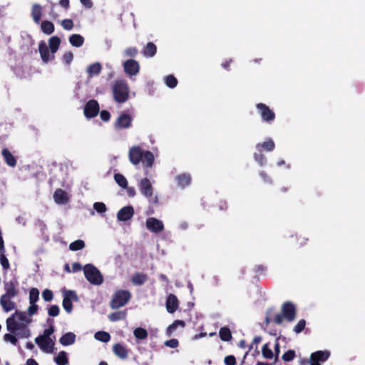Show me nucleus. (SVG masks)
I'll list each match as a JSON object with an SVG mask.
<instances>
[{
    "mask_svg": "<svg viewBox=\"0 0 365 365\" xmlns=\"http://www.w3.org/2000/svg\"><path fill=\"white\" fill-rule=\"evenodd\" d=\"M38 50L41 55V58L44 63H48L50 61L54 59V54H50V51L46 43L41 41L38 44Z\"/></svg>",
    "mask_w": 365,
    "mask_h": 365,
    "instance_id": "f3484780",
    "label": "nucleus"
},
{
    "mask_svg": "<svg viewBox=\"0 0 365 365\" xmlns=\"http://www.w3.org/2000/svg\"><path fill=\"white\" fill-rule=\"evenodd\" d=\"M148 279V277L146 274L136 272L132 276L130 281L135 286H141L147 282Z\"/></svg>",
    "mask_w": 365,
    "mask_h": 365,
    "instance_id": "5701e85b",
    "label": "nucleus"
},
{
    "mask_svg": "<svg viewBox=\"0 0 365 365\" xmlns=\"http://www.w3.org/2000/svg\"><path fill=\"white\" fill-rule=\"evenodd\" d=\"M76 335L73 332L64 334L59 339V342L63 346H69L75 343Z\"/></svg>",
    "mask_w": 365,
    "mask_h": 365,
    "instance_id": "393cba45",
    "label": "nucleus"
},
{
    "mask_svg": "<svg viewBox=\"0 0 365 365\" xmlns=\"http://www.w3.org/2000/svg\"><path fill=\"white\" fill-rule=\"evenodd\" d=\"M133 117L125 113H121L114 123V127L117 130L127 129L131 127Z\"/></svg>",
    "mask_w": 365,
    "mask_h": 365,
    "instance_id": "0eeeda50",
    "label": "nucleus"
},
{
    "mask_svg": "<svg viewBox=\"0 0 365 365\" xmlns=\"http://www.w3.org/2000/svg\"><path fill=\"white\" fill-rule=\"evenodd\" d=\"M54 332V327L52 324H50L48 329H46L43 331V334L37 336L36 338H42L45 339H52L50 336Z\"/></svg>",
    "mask_w": 365,
    "mask_h": 365,
    "instance_id": "de8ad7c7",
    "label": "nucleus"
},
{
    "mask_svg": "<svg viewBox=\"0 0 365 365\" xmlns=\"http://www.w3.org/2000/svg\"><path fill=\"white\" fill-rule=\"evenodd\" d=\"M254 158L260 166H263L266 163V158L260 150L259 153H254Z\"/></svg>",
    "mask_w": 365,
    "mask_h": 365,
    "instance_id": "09e8293b",
    "label": "nucleus"
},
{
    "mask_svg": "<svg viewBox=\"0 0 365 365\" xmlns=\"http://www.w3.org/2000/svg\"><path fill=\"white\" fill-rule=\"evenodd\" d=\"M17 286L18 281L16 279L9 282H5L4 284L5 294H4L2 296L7 297H15L19 294Z\"/></svg>",
    "mask_w": 365,
    "mask_h": 365,
    "instance_id": "f8f14e48",
    "label": "nucleus"
},
{
    "mask_svg": "<svg viewBox=\"0 0 365 365\" xmlns=\"http://www.w3.org/2000/svg\"><path fill=\"white\" fill-rule=\"evenodd\" d=\"M164 344L168 346V347H170V348H177L179 345V341L178 339H169V340H167L164 342Z\"/></svg>",
    "mask_w": 365,
    "mask_h": 365,
    "instance_id": "052dcab7",
    "label": "nucleus"
},
{
    "mask_svg": "<svg viewBox=\"0 0 365 365\" xmlns=\"http://www.w3.org/2000/svg\"><path fill=\"white\" fill-rule=\"evenodd\" d=\"M112 91L113 98L117 103H125L129 98V88L124 81H115Z\"/></svg>",
    "mask_w": 365,
    "mask_h": 365,
    "instance_id": "f03ea898",
    "label": "nucleus"
},
{
    "mask_svg": "<svg viewBox=\"0 0 365 365\" xmlns=\"http://www.w3.org/2000/svg\"><path fill=\"white\" fill-rule=\"evenodd\" d=\"M219 336L220 339L223 341H229L232 338L230 329L226 327L220 329Z\"/></svg>",
    "mask_w": 365,
    "mask_h": 365,
    "instance_id": "f704fd0d",
    "label": "nucleus"
},
{
    "mask_svg": "<svg viewBox=\"0 0 365 365\" xmlns=\"http://www.w3.org/2000/svg\"><path fill=\"white\" fill-rule=\"evenodd\" d=\"M262 355L265 359H272L274 354L272 349H270L268 346L267 344L263 345L262 348Z\"/></svg>",
    "mask_w": 365,
    "mask_h": 365,
    "instance_id": "49530a36",
    "label": "nucleus"
},
{
    "mask_svg": "<svg viewBox=\"0 0 365 365\" xmlns=\"http://www.w3.org/2000/svg\"><path fill=\"white\" fill-rule=\"evenodd\" d=\"M178 327L184 328L185 327V322L182 320H180V319H177V320L174 321L166 329V335L168 336H170Z\"/></svg>",
    "mask_w": 365,
    "mask_h": 365,
    "instance_id": "c85d7f7f",
    "label": "nucleus"
},
{
    "mask_svg": "<svg viewBox=\"0 0 365 365\" xmlns=\"http://www.w3.org/2000/svg\"><path fill=\"white\" fill-rule=\"evenodd\" d=\"M259 175L260 177L262 178V180H264V182H267L269 184H272V180L271 179V178H269L267 174L264 172V171H261L259 173Z\"/></svg>",
    "mask_w": 365,
    "mask_h": 365,
    "instance_id": "338daca9",
    "label": "nucleus"
},
{
    "mask_svg": "<svg viewBox=\"0 0 365 365\" xmlns=\"http://www.w3.org/2000/svg\"><path fill=\"white\" fill-rule=\"evenodd\" d=\"M100 117L103 121L107 122L110 118V114L108 110H103L100 113Z\"/></svg>",
    "mask_w": 365,
    "mask_h": 365,
    "instance_id": "69168bd1",
    "label": "nucleus"
},
{
    "mask_svg": "<svg viewBox=\"0 0 365 365\" xmlns=\"http://www.w3.org/2000/svg\"><path fill=\"white\" fill-rule=\"evenodd\" d=\"M61 25L63 26V28L65 30L70 31L71 30L74 24L72 19H66L61 21Z\"/></svg>",
    "mask_w": 365,
    "mask_h": 365,
    "instance_id": "8fccbe9b",
    "label": "nucleus"
},
{
    "mask_svg": "<svg viewBox=\"0 0 365 365\" xmlns=\"http://www.w3.org/2000/svg\"><path fill=\"white\" fill-rule=\"evenodd\" d=\"M139 189L141 194L147 198H150L153 195V187L148 178H143L140 180Z\"/></svg>",
    "mask_w": 365,
    "mask_h": 365,
    "instance_id": "ddd939ff",
    "label": "nucleus"
},
{
    "mask_svg": "<svg viewBox=\"0 0 365 365\" xmlns=\"http://www.w3.org/2000/svg\"><path fill=\"white\" fill-rule=\"evenodd\" d=\"M4 339L6 341H9L10 343H11L14 345H16V344L18 343V339H17L16 336L11 332L8 333V334H5L4 336Z\"/></svg>",
    "mask_w": 365,
    "mask_h": 365,
    "instance_id": "864d4df0",
    "label": "nucleus"
},
{
    "mask_svg": "<svg viewBox=\"0 0 365 365\" xmlns=\"http://www.w3.org/2000/svg\"><path fill=\"white\" fill-rule=\"evenodd\" d=\"M62 305L65 311L70 314L73 310L72 301H78L76 292L73 290H64L63 292Z\"/></svg>",
    "mask_w": 365,
    "mask_h": 365,
    "instance_id": "423d86ee",
    "label": "nucleus"
},
{
    "mask_svg": "<svg viewBox=\"0 0 365 365\" xmlns=\"http://www.w3.org/2000/svg\"><path fill=\"white\" fill-rule=\"evenodd\" d=\"M165 306L168 313H174L179 307V301L177 297L173 294H170L167 297Z\"/></svg>",
    "mask_w": 365,
    "mask_h": 365,
    "instance_id": "a211bd4d",
    "label": "nucleus"
},
{
    "mask_svg": "<svg viewBox=\"0 0 365 365\" xmlns=\"http://www.w3.org/2000/svg\"><path fill=\"white\" fill-rule=\"evenodd\" d=\"M144 153L139 146H133L129 149L128 157L130 163L134 165H138L143 160Z\"/></svg>",
    "mask_w": 365,
    "mask_h": 365,
    "instance_id": "9d476101",
    "label": "nucleus"
},
{
    "mask_svg": "<svg viewBox=\"0 0 365 365\" xmlns=\"http://www.w3.org/2000/svg\"><path fill=\"white\" fill-rule=\"evenodd\" d=\"M100 107L96 100L92 99L88 101L85 106L83 113L87 118H93L99 113Z\"/></svg>",
    "mask_w": 365,
    "mask_h": 365,
    "instance_id": "6e6552de",
    "label": "nucleus"
},
{
    "mask_svg": "<svg viewBox=\"0 0 365 365\" xmlns=\"http://www.w3.org/2000/svg\"><path fill=\"white\" fill-rule=\"evenodd\" d=\"M31 16L34 21L38 24L42 16V7L38 4L33 5L31 9Z\"/></svg>",
    "mask_w": 365,
    "mask_h": 365,
    "instance_id": "bb28decb",
    "label": "nucleus"
},
{
    "mask_svg": "<svg viewBox=\"0 0 365 365\" xmlns=\"http://www.w3.org/2000/svg\"><path fill=\"white\" fill-rule=\"evenodd\" d=\"M296 356V352L294 350L289 349L284 352L282 356V359L285 362L292 361Z\"/></svg>",
    "mask_w": 365,
    "mask_h": 365,
    "instance_id": "a18cd8bd",
    "label": "nucleus"
},
{
    "mask_svg": "<svg viewBox=\"0 0 365 365\" xmlns=\"http://www.w3.org/2000/svg\"><path fill=\"white\" fill-rule=\"evenodd\" d=\"M330 353L328 351H317L312 353L310 356L312 360L317 361H325L329 357Z\"/></svg>",
    "mask_w": 365,
    "mask_h": 365,
    "instance_id": "a878e982",
    "label": "nucleus"
},
{
    "mask_svg": "<svg viewBox=\"0 0 365 365\" xmlns=\"http://www.w3.org/2000/svg\"><path fill=\"white\" fill-rule=\"evenodd\" d=\"M6 328L9 332L15 334L20 339H27L31 336V331L27 326L16 322L14 319V317H9L6 319Z\"/></svg>",
    "mask_w": 365,
    "mask_h": 365,
    "instance_id": "f257e3e1",
    "label": "nucleus"
},
{
    "mask_svg": "<svg viewBox=\"0 0 365 365\" xmlns=\"http://www.w3.org/2000/svg\"><path fill=\"white\" fill-rule=\"evenodd\" d=\"M70 43L75 47H80L84 43V38L80 34H72L69 37Z\"/></svg>",
    "mask_w": 365,
    "mask_h": 365,
    "instance_id": "72a5a7b5",
    "label": "nucleus"
},
{
    "mask_svg": "<svg viewBox=\"0 0 365 365\" xmlns=\"http://www.w3.org/2000/svg\"><path fill=\"white\" fill-rule=\"evenodd\" d=\"M138 51L135 47H129L125 49V54L127 56L135 57L137 56Z\"/></svg>",
    "mask_w": 365,
    "mask_h": 365,
    "instance_id": "680f3d73",
    "label": "nucleus"
},
{
    "mask_svg": "<svg viewBox=\"0 0 365 365\" xmlns=\"http://www.w3.org/2000/svg\"><path fill=\"white\" fill-rule=\"evenodd\" d=\"M145 225L148 230L154 233H159L164 230L163 222L155 217H148L146 220Z\"/></svg>",
    "mask_w": 365,
    "mask_h": 365,
    "instance_id": "9b49d317",
    "label": "nucleus"
},
{
    "mask_svg": "<svg viewBox=\"0 0 365 365\" xmlns=\"http://www.w3.org/2000/svg\"><path fill=\"white\" fill-rule=\"evenodd\" d=\"M284 316H283V314H275L274 319H273V322L277 324H281L283 322V319H284Z\"/></svg>",
    "mask_w": 365,
    "mask_h": 365,
    "instance_id": "774afa93",
    "label": "nucleus"
},
{
    "mask_svg": "<svg viewBox=\"0 0 365 365\" xmlns=\"http://www.w3.org/2000/svg\"><path fill=\"white\" fill-rule=\"evenodd\" d=\"M93 208L98 213H103L106 211V206L103 202H95L93 205Z\"/></svg>",
    "mask_w": 365,
    "mask_h": 365,
    "instance_id": "13d9d810",
    "label": "nucleus"
},
{
    "mask_svg": "<svg viewBox=\"0 0 365 365\" xmlns=\"http://www.w3.org/2000/svg\"><path fill=\"white\" fill-rule=\"evenodd\" d=\"M13 297H7L5 296H1L0 304L3 309L8 312L16 309V304L11 301Z\"/></svg>",
    "mask_w": 365,
    "mask_h": 365,
    "instance_id": "aec40b11",
    "label": "nucleus"
},
{
    "mask_svg": "<svg viewBox=\"0 0 365 365\" xmlns=\"http://www.w3.org/2000/svg\"><path fill=\"white\" fill-rule=\"evenodd\" d=\"M86 279L93 285H100L103 282L101 272L92 264H87L83 267Z\"/></svg>",
    "mask_w": 365,
    "mask_h": 365,
    "instance_id": "7ed1b4c3",
    "label": "nucleus"
},
{
    "mask_svg": "<svg viewBox=\"0 0 365 365\" xmlns=\"http://www.w3.org/2000/svg\"><path fill=\"white\" fill-rule=\"evenodd\" d=\"M42 297L46 302H51L53 297L52 291L48 289H44L42 292Z\"/></svg>",
    "mask_w": 365,
    "mask_h": 365,
    "instance_id": "bf43d9fd",
    "label": "nucleus"
},
{
    "mask_svg": "<svg viewBox=\"0 0 365 365\" xmlns=\"http://www.w3.org/2000/svg\"><path fill=\"white\" fill-rule=\"evenodd\" d=\"M38 309V306L36 303L30 304V306L28 308V314L30 316H33L37 313Z\"/></svg>",
    "mask_w": 365,
    "mask_h": 365,
    "instance_id": "0e129e2a",
    "label": "nucleus"
},
{
    "mask_svg": "<svg viewBox=\"0 0 365 365\" xmlns=\"http://www.w3.org/2000/svg\"><path fill=\"white\" fill-rule=\"evenodd\" d=\"M60 309L58 305H51L48 310V314L50 317H57L59 314Z\"/></svg>",
    "mask_w": 365,
    "mask_h": 365,
    "instance_id": "6e6d98bb",
    "label": "nucleus"
},
{
    "mask_svg": "<svg viewBox=\"0 0 365 365\" xmlns=\"http://www.w3.org/2000/svg\"><path fill=\"white\" fill-rule=\"evenodd\" d=\"M102 69L101 64L98 62L91 64L87 68V73L89 76L98 75Z\"/></svg>",
    "mask_w": 365,
    "mask_h": 365,
    "instance_id": "473e14b6",
    "label": "nucleus"
},
{
    "mask_svg": "<svg viewBox=\"0 0 365 365\" xmlns=\"http://www.w3.org/2000/svg\"><path fill=\"white\" fill-rule=\"evenodd\" d=\"M53 199L58 204H66L69 200L67 192L61 188L54 192Z\"/></svg>",
    "mask_w": 365,
    "mask_h": 365,
    "instance_id": "6ab92c4d",
    "label": "nucleus"
},
{
    "mask_svg": "<svg viewBox=\"0 0 365 365\" xmlns=\"http://www.w3.org/2000/svg\"><path fill=\"white\" fill-rule=\"evenodd\" d=\"M131 296V293L128 290L119 289L113 295L110 302V307L113 309L122 307L129 302Z\"/></svg>",
    "mask_w": 365,
    "mask_h": 365,
    "instance_id": "20e7f679",
    "label": "nucleus"
},
{
    "mask_svg": "<svg viewBox=\"0 0 365 365\" xmlns=\"http://www.w3.org/2000/svg\"><path fill=\"white\" fill-rule=\"evenodd\" d=\"M256 108L263 122L272 123L276 117L274 112L266 104L263 103H257Z\"/></svg>",
    "mask_w": 365,
    "mask_h": 365,
    "instance_id": "39448f33",
    "label": "nucleus"
},
{
    "mask_svg": "<svg viewBox=\"0 0 365 365\" xmlns=\"http://www.w3.org/2000/svg\"><path fill=\"white\" fill-rule=\"evenodd\" d=\"M36 344L44 352L52 353L53 351L54 341L53 339H43L42 338H36Z\"/></svg>",
    "mask_w": 365,
    "mask_h": 365,
    "instance_id": "dca6fc26",
    "label": "nucleus"
},
{
    "mask_svg": "<svg viewBox=\"0 0 365 365\" xmlns=\"http://www.w3.org/2000/svg\"><path fill=\"white\" fill-rule=\"evenodd\" d=\"M73 54L71 51L66 52L62 56V60H63V63L66 65H69L71 63V61H73Z\"/></svg>",
    "mask_w": 365,
    "mask_h": 365,
    "instance_id": "4d7b16f0",
    "label": "nucleus"
},
{
    "mask_svg": "<svg viewBox=\"0 0 365 365\" xmlns=\"http://www.w3.org/2000/svg\"><path fill=\"white\" fill-rule=\"evenodd\" d=\"M224 362L226 365H236V359L233 355H229L225 356Z\"/></svg>",
    "mask_w": 365,
    "mask_h": 365,
    "instance_id": "e2e57ef3",
    "label": "nucleus"
},
{
    "mask_svg": "<svg viewBox=\"0 0 365 365\" xmlns=\"http://www.w3.org/2000/svg\"><path fill=\"white\" fill-rule=\"evenodd\" d=\"M86 245L83 240H77L69 245V249L72 251H78L83 249Z\"/></svg>",
    "mask_w": 365,
    "mask_h": 365,
    "instance_id": "79ce46f5",
    "label": "nucleus"
},
{
    "mask_svg": "<svg viewBox=\"0 0 365 365\" xmlns=\"http://www.w3.org/2000/svg\"><path fill=\"white\" fill-rule=\"evenodd\" d=\"M95 338L100 341L106 343L110 341V335L106 331H99L95 334Z\"/></svg>",
    "mask_w": 365,
    "mask_h": 365,
    "instance_id": "ea45409f",
    "label": "nucleus"
},
{
    "mask_svg": "<svg viewBox=\"0 0 365 365\" xmlns=\"http://www.w3.org/2000/svg\"><path fill=\"white\" fill-rule=\"evenodd\" d=\"M126 316H127L126 311H118V312L111 313L108 316V319L111 322H117V321L125 319L126 318Z\"/></svg>",
    "mask_w": 365,
    "mask_h": 365,
    "instance_id": "e433bc0d",
    "label": "nucleus"
},
{
    "mask_svg": "<svg viewBox=\"0 0 365 365\" xmlns=\"http://www.w3.org/2000/svg\"><path fill=\"white\" fill-rule=\"evenodd\" d=\"M1 155L6 162V163L10 167H15L16 165V159L10 150L4 148L1 151Z\"/></svg>",
    "mask_w": 365,
    "mask_h": 365,
    "instance_id": "4be33fe9",
    "label": "nucleus"
},
{
    "mask_svg": "<svg viewBox=\"0 0 365 365\" xmlns=\"http://www.w3.org/2000/svg\"><path fill=\"white\" fill-rule=\"evenodd\" d=\"M157 53V46L153 42H148L142 51L143 55L146 58H152Z\"/></svg>",
    "mask_w": 365,
    "mask_h": 365,
    "instance_id": "b1692460",
    "label": "nucleus"
},
{
    "mask_svg": "<svg viewBox=\"0 0 365 365\" xmlns=\"http://www.w3.org/2000/svg\"><path fill=\"white\" fill-rule=\"evenodd\" d=\"M175 180L178 186L181 187H185L190 184L191 178L188 174H180L176 176Z\"/></svg>",
    "mask_w": 365,
    "mask_h": 365,
    "instance_id": "cd10ccee",
    "label": "nucleus"
},
{
    "mask_svg": "<svg viewBox=\"0 0 365 365\" xmlns=\"http://www.w3.org/2000/svg\"><path fill=\"white\" fill-rule=\"evenodd\" d=\"M282 313L284 319L287 322H292L294 320L297 314V310L294 304L291 302H285L281 308Z\"/></svg>",
    "mask_w": 365,
    "mask_h": 365,
    "instance_id": "1a4fd4ad",
    "label": "nucleus"
},
{
    "mask_svg": "<svg viewBox=\"0 0 365 365\" xmlns=\"http://www.w3.org/2000/svg\"><path fill=\"white\" fill-rule=\"evenodd\" d=\"M133 334L136 339L141 340L145 339L148 336L147 330L141 327L135 329Z\"/></svg>",
    "mask_w": 365,
    "mask_h": 365,
    "instance_id": "a19ab883",
    "label": "nucleus"
},
{
    "mask_svg": "<svg viewBox=\"0 0 365 365\" xmlns=\"http://www.w3.org/2000/svg\"><path fill=\"white\" fill-rule=\"evenodd\" d=\"M14 317V319L16 320V318H17V319L21 322H24L27 321V317H26V314L23 312L16 311L13 314H11V316L10 317Z\"/></svg>",
    "mask_w": 365,
    "mask_h": 365,
    "instance_id": "3c124183",
    "label": "nucleus"
},
{
    "mask_svg": "<svg viewBox=\"0 0 365 365\" xmlns=\"http://www.w3.org/2000/svg\"><path fill=\"white\" fill-rule=\"evenodd\" d=\"M0 253H1V256H0L1 264L4 269L7 270L10 267L9 262L7 257H6V255H4V252H0Z\"/></svg>",
    "mask_w": 365,
    "mask_h": 365,
    "instance_id": "5fc2aeb1",
    "label": "nucleus"
},
{
    "mask_svg": "<svg viewBox=\"0 0 365 365\" xmlns=\"http://www.w3.org/2000/svg\"><path fill=\"white\" fill-rule=\"evenodd\" d=\"M134 215V208L131 205L122 207L117 213V219L119 221H128L133 217Z\"/></svg>",
    "mask_w": 365,
    "mask_h": 365,
    "instance_id": "2eb2a0df",
    "label": "nucleus"
},
{
    "mask_svg": "<svg viewBox=\"0 0 365 365\" xmlns=\"http://www.w3.org/2000/svg\"><path fill=\"white\" fill-rule=\"evenodd\" d=\"M114 180L115 182L122 188H126L128 186V181L125 176L120 173H115L114 175Z\"/></svg>",
    "mask_w": 365,
    "mask_h": 365,
    "instance_id": "58836bf2",
    "label": "nucleus"
},
{
    "mask_svg": "<svg viewBox=\"0 0 365 365\" xmlns=\"http://www.w3.org/2000/svg\"><path fill=\"white\" fill-rule=\"evenodd\" d=\"M165 82L168 87L173 88L178 85L177 78L173 75H168L165 78Z\"/></svg>",
    "mask_w": 365,
    "mask_h": 365,
    "instance_id": "c03bdc74",
    "label": "nucleus"
},
{
    "mask_svg": "<svg viewBox=\"0 0 365 365\" xmlns=\"http://www.w3.org/2000/svg\"><path fill=\"white\" fill-rule=\"evenodd\" d=\"M61 44V38L56 36L51 37L48 40L49 49L51 54L57 52Z\"/></svg>",
    "mask_w": 365,
    "mask_h": 365,
    "instance_id": "c756f323",
    "label": "nucleus"
},
{
    "mask_svg": "<svg viewBox=\"0 0 365 365\" xmlns=\"http://www.w3.org/2000/svg\"><path fill=\"white\" fill-rule=\"evenodd\" d=\"M39 299V291L37 288L33 287L29 291V303L35 304Z\"/></svg>",
    "mask_w": 365,
    "mask_h": 365,
    "instance_id": "37998d69",
    "label": "nucleus"
},
{
    "mask_svg": "<svg viewBox=\"0 0 365 365\" xmlns=\"http://www.w3.org/2000/svg\"><path fill=\"white\" fill-rule=\"evenodd\" d=\"M113 351L120 359H125L128 357V349L125 346L120 343H117L113 345Z\"/></svg>",
    "mask_w": 365,
    "mask_h": 365,
    "instance_id": "412c9836",
    "label": "nucleus"
},
{
    "mask_svg": "<svg viewBox=\"0 0 365 365\" xmlns=\"http://www.w3.org/2000/svg\"><path fill=\"white\" fill-rule=\"evenodd\" d=\"M55 362L58 365H66L68 364V359L67 357V354L64 351H61L58 353V354L54 358Z\"/></svg>",
    "mask_w": 365,
    "mask_h": 365,
    "instance_id": "4c0bfd02",
    "label": "nucleus"
},
{
    "mask_svg": "<svg viewBox=\"0 0 365 365\" xmlns=\"http://www.w3.org/2000/svg\"><path fill=\"white\" fill-rule=\"evenodd\" d=\"M143 165L145 168H151L154 163V155L150 151H145L143 156Z\"/></svg>",
    "mask_w": 365,
    "mask_h": 365,
    "instance_id": "2f4dec72",
    "label": "nucleus"
},
{
    "mask_svg": "<svg viewBox=\"0 0 365 365\" xmlns=\"http://www.w3.org/2000/svg\"><path fill=\"white\" fill-rule=\"evenodd\" d=\"M41 29L43 34L46 35H51L54 32L55 26L51 21L44 20L41 22Z\"/></svg>",
    "mask_w": 365,
    "mask_h": 365,
    "instance_id": "7c9ffc66",
    "label": "nucleus"
},
{
    "mask_svg": "<svg viewBox=\"0 0 365 365\" xmlns=\"http://www.w3.org/2000/svg\"><path fill=\"white\" fill-rule=\"evenodd\" d=\"M306 321L304 319H301L298 322V323L294 326L293 331L296 334L301 333L305 328Z\"/></svg>",
    "mask_w": 365,
    "mask_h": 365,
    "instance_id": "603ef678",
    "label": "nucleus"
},
{
    "mask_svg": "<svg viewBox=\"0 0 365 365\" xmlns=\"http://www.w3.org/2000/svg\"><path fill=\"white\" fill-rule=\"evenodd\" d=\"M124 71L130 76L136 75L140 70L138 62L133 59H129L123 63Z\"/></svg>",
    "mask_w": 365,
    "mask_h": 365,
    "instance_id": "4468645a",
    "label": "nucleus"
},
{
    "mask_svg": "<svg viewBox=\"0 0 365 365\" xmlns=\"http://www.w3.org/2000/svg\"><path fill=\"white\" fill-rule=\"evenodd\" d=\"M256 148L258 150H260V148H263L264 150L269 152L272 151L274 149L275 144L271 138H269L262 143H257Z\"/></svg>",
    "mask_w": 365,
    "mask_h": 365,
    "instance_id": "c9c22d12",
    "label": "nucleus"
}]
</instances>
